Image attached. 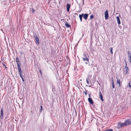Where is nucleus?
I'll list each match as a JSON object with an SVG mask.
<instances>
[{
    "label": "nucleus",
    "instance_id": "f257e3e1",
    "mask_svg": "<svg viewBox=\"0 0 131 131\" xmlns=\"http://www.w3.org/2000/svg\"><path fill=\"white\" fill-rule=\"evenodd\" d=\"M16 60L17 64L19 74L20 77L22 78V71L21 68V63L20 61H19V59L18 57L16 58Z\"/></svg>",
    "mask_w": 131,
    "mask_h": 131
},
{
    "label": "nucleus",
    "instance_id": "f03ea898",
    "mask_svg": "<svg viewBox=\"0 0 131 131\" xmlns=\"http://www.w3.org/2000/svg\"><path fill=\"white\" fill-rule=\"evenodd\" d=\"M124 123L125 126L130 125L131 124V118L129 119L126 121Z\"/></svg>",
    "mask_w": 131,
    "mask_h": 131
},
{
    "label": "nucleus",
    "instance_id": "7ed1b4c3",
    "mask_svg": "<svg viewBox=\"0 0 131 131\" xmlns=\"http://www.w3.org/2000/svg\"><path fill=\"white\" fill-rule=\"evenodd\" d=\"M83 56L84 57L82 58L83 60L84 61H87L89 62V59L87 58L86 55V54H84Z\"/></svg>",
    "mask_w": 131,
    "mask_h": 131
},
{
    "label": "nucleus",
    "instance_id": "20e7f679",
    "mask_svg": "<svg viewBox=\"0 0 131 131\" xmlns=\"http://www.w3.org/2000/svg\"><path fill=\"white\" fill-rule=\"evenodd\" d=\"M105 19H108V12L107 10H106L105 13Z\"/></svg>",
    "mask_w": 131,
    "mask_h": 131
},
{
    "label": "nucleus",
    "instance_id": "39448f33",
    "mask_svg": "<svg viewBox=\"0 0 131 131\" xmlns=\"http://www.w3.org/2000/svg\"><path fill=\"white\" fill-rule=\"evenodd\" d=\"M34 37L35 38L37 42H36V44H39V43L40 42L39 40V38L37 37V36L36 35H35Z\"/></svg>",
    "mask_w": 131,
    "mask_h": 131
},
{
    "label": "nucleus",
    "instance_id": "423d86ee",
    "mask_svg": "<svg viewBox=\"0 0 131 131\" xmlns=\"http://www.w3.org/2000/svg\"><path fill=\"white\" fill-rule=\"evenodd\" d=\"M88 100L90 104L92 105L93 104V101L91 98L89 97L88 98Z\"/></svg>",
    "mask_w": 131,
    "mask_h": 131
},
{
    "label": "nucleus",
    "instance_id": "0eeeda50",
    "mask_svg": "<svg viewBox=\"0 0 131 131\" xmlns=\"http://www.w3.org/2000/svg\"><path fill=\"white\" fill-rule=\"evenodd\" d=\"M3 109L2 108L1 109V114L0 115V117L1 118H3Z\"/></svg>",
    "mask_w": 131,
    "mask_h": 131
},
{
    "label": "nucleus",
    "instance_id": "6e6552de",
    "mask_svg": "<svg viewBox=\"0 0 131 131\" xmlns=\"http://www.w3.org/2000/svg\"><path fill=\"white\" fill-rule=\"evenodd\" d=\"M118 125L119 126H120L121 127H122L125 126V123H122L121 122H119L118 123Z\"/></svg>",
    "mask_w": 131,
    "mask_h": 131
},
{
    "label": "nucleus",
    "instance_id": "1a4fd4ad",
    "mask_svg": "<svg viewBox=\"0 0 131 131\" xmlns=\"http://www.w3.org/2000/svg\"><path fill=\"white\" fill-rule=\"evenodd\" d=\"M116 19L117 20V23L118 25L121 24V22L119 19V16H117L116 17Z\"/></svg>",
    "mask_w": 131,
    "mask_h": 131
},
{
    "label": "nucleus",
    "instance_id": "9d476101",
    "mask_svg": "<svg viewBox=\"0 0 131 131\" xmlns=\"http://www.w3.org/2000/svg\"><path fill=\"white\" fill-rule=\"evenodd\" d=\"M70 7V5L69 4H68L67 5V10L68 12H69V9Z\"/></svg>",
    "mask_w": 131,
    "mask_h": 131
},
{
    "label": "nucleus",
    "instance_id": "9b49d317",
    "mask_svg": "<svg viewBox=\"0 0 131 131\" xmlns=\"http://www.w3.org/2000/svg\"><path fill=\"white\" fill-rule=\"evenodd\" d=\"M99 95L101 100L102 101H103V96L101 91H99Z\"/></svg>",
    "mask_w": 131,
    "mask_h": 131
},
{
    "label": "nucleus",
    "instance_id": "f8f14e48",
    "mask_svg": "<svg viewBox=\"0 0 131 131\" xmlns=\"http://www.w3.org/2000/svg\"><path fill=\"white\" fill-rule=\"evenodd\" d=\"M83 16L85 20H86L87 19L88 17V14H85L83 15Z\"/></svg>",
    "mask_w": 131,
    "mask_h": 131
},
{
    "label": "nucleus",
    "instance_id": "ddd939ff",
    "mask_svg": "<svg viewBox=\"0 0 131 131\" xmlns=\"http://www.w3.org/2000/svg\"><path fill=\"white\" fill-rule=\"evenodd\" d=\"M126 66H125V71L126 72V74H127V71H128V67H127V64L126 63Z\"/></svg>",
    "mask_w": 131,
    "mask_h": 131
},
{
    "label": "nucleus",
    "instance_id": "4468645a",
    "mask_svg": "<svg viewBox=\"0 0 131 131\" xmlns=\"http://www.w3.org/2000/svg\"><path fill=\"white\" fill-rule=\"evenodd\" d=\"M83 15V14H82L81 15H79V17L80 19V20L81 22L82 21V18Z\"/></svg>",
    "mask_w": 131,
    "mask_h": 131
},
{
    "label": "nucleus",
    "instance_id": "2eb2a0df",
    "mask_svg": "<svg viewBox=\"0 0 131 131\" xmlns=\"http://www.w3.org/2000/svg\"><path fill=\"white\" fill-rule=\"evenodd\" d=\"M117 83H118L119 86H120L121 81H120V80L118 79H117Z\"/></svg>",
    "mask_w": 131,
    "mask_h": 131
},
{
    "label": "nucleus",
    "instance_id": "dca6fc26",
    "mask_svg": "<svg viewBox=\"0 0 131 131\" xmlns=\"http://www.w3.org/2000/svg\"><path fill=\"white\" fill-rule=\"evenodd\" d=\"M66 22V23L65 24V26L67 28L70 27V25L68 24L67 22Z\"/></svg>",
    "mask_w": 131,
    "mask_h": 131
},
{
    "label": "nucleus",
    "instance_id": "f3484780",
    "mask_svg": "<svg viewBox=\"0 0 131 131\" xmlns=\"http://www.w3.org/2000/svg\"><path fill=\"white\" fill-rule=\"evenodd\" d=\"M112 88H115V85L114 83V82L113 81V79H112Z\"/></svg>",
    "mask_w": 131,
    "mask_h": 131
},
{
    "label": "nucleus",
    "instance_id": "a211bd4d",
    "mask_svg": "<svg viewBox=\"0 0 131 131\" xmlns=\"http://www.w3.org/2000/svg\"><path fill=\"white\" fill-rule=\"evenodd\" d=\"M90 80L88 79V78H87L86 79V81L87 84L89 85L90 84Z\"/></svg>",
    "mask_w": 131,
    "mask_h": 131
},
{
    "label": "nucleus",
    "instance_id": "6ab92c4d",
    "mask_svg": "<svg viewBox=\"0 0 131 131\" xmlns=\"http://www.w3.org/2000/svg\"><path fill=\"white\" fill-rule=\"evenodd\" d=\"M110 51H111V52L112 54L113 53V49L112 48H110Z\"/></svg>",
    "mask_w": 131,
    "mask_h": 131
},
{
    "label": "nucleus",
    "instance_id": "aec40b11",
    "mask_svg": "<svg viewBox=\"0 0 131 131\" xmlns=\"http://www.w3.org/2000/svg\"><path fill=\"white\" fill-rule=\"evenodd\" d=\"M128 60L130 61V62L131 63V57H128Z\"/></svg>",
    "mask_w": 131,
    "mask_h": 131
},
{
    "label": "nucleus",
    "instance_id": "412c9836",
    "mask_svg": "<svg viewBox=\"0 0 131 131\" xmlns=\"http://www.w3.org/2000/svg\"><path fill=\"white\" fill-rule=\"evenodd\" d=\"M94 16H93V15H92L90 16V19H92L93 18H94Z\"/></svg>",
    "mask_w": 131,
    "mask_h": 131
},
{
    "label": "nucleus",
    "instance_id": "4be33fe9",
    "mask_svg": "<svg viewBox=\"0 0 131 131\" xmlns=\"http://www.w3.org/2000/svg\"><path fill=\"white\" fill-rule=\"evenodd\" d=\"M129 86V88H130L131 87V85H130V82H129L128 83V86Z\"/></svg>",
    "mask_w": 131,
    "mask_h": 131
},
{
    "label": "nucleus",
    "instance_id": "5701e85b",
    "mask_svg": "<svg viewBox=\"0 0 131 131\" xmlns=\"http://www.w3.org/2000/svg\"><path fill=\"white\" fill-rule=\"evenodd\" d=\"M106 131H113V130L112 129H107Z\"/></svg>",
    "mask_w": 131,
    "mask_h": 131
},
{
    "label": "nucleus",
    "instance_id": "b1692460",
    "mask_svg": "<svg viewBox=\"0 0 131 131\" xmlns=\"http://www.w3.org/2000/svg\"><path fill=\"white\" fill-rule=\"evenodd\" d=\"M87 92H88V91L86 90H85V92H84V93H85V95H87Z\"/></svg>",
    "mask_w": 131,
    "mask_h": 131
},
{
    "label": "nucleus",
    "instance_id": "393cba45",
    "mask_svg": "<svg viewBox=\"0 0 131 131\" xmlns=\"http://www.w3.org/2000/svg\"><path fill=\"white\" fill-rule=\"evenodd\" d=\"M128 57H131V54L130 53H128Z\"/></svg>",
    "mask_w": 131,
    "mask_h": 131
},
{
    "label": "nucleus",
    "instance_id": "a878e982",
    "mask_svg": "<svg viewBox=\"0 0 131 131\" xmlns=\"http://www.w3.org/2000/svg\"><path fill=\"white\" fill-rule=\"evenodd\" d=\"M35 11V10L34 9H33V8H32V9H31V12H32L33 13Z\"/></svg>",
    "mask_w": 131,
    "mask_h": 131
},
{
    "label": "nucleus",
    "instance_id": "bb28decb",
    "mask_svg": "<svg viewBox=\"0 0 131 131\" xmlns=\"http://www.w3.org/2000/svg\"><path fill=\"white\" fill-rule=\"evenodd\" d=\"M116 128L118 129H119L121 127H120V126H119L118 125L116 127Z\"/></svg>",
    "mask_w": 131,
    "mask_h": 131
},
{
    "label": "nucleus",
    "instance_id": "cd10ccee",
    "mask_svg": "<svg viewBox=\"0 0 131 131\" xmlns=\"http://www.w3.org/2000/svg\"><path fill=\"white\" fill-rule=\"evenodd\" d=\"M85 63L86 64H89V62L87 61V62H85Z\"/></svg>",
    "mask_w": 131,
    "mask_h": 131
},
{
    "label": "nucleus",
    "instance_id": "c85d7f7f",
    "mask_svg": "<svg viewBox=\"0 0 131 131\" xmlns=\"http://www.w3.org/2000/svg\"><path fill=\"white\" fill-rule=\"evenodd\" d=\"M89 64V65L91 66H92L93 65V63H92L91 64H90V63Z\"/></svg>",
    "mask_w": 131,
    "mask_h": 131
},
{
    "label": "nucleus",
    "instance_id": "c756f323",
    "mask_svg": "<svg viewBox=\"0 0 131 131\" xmlns=\"http://www.w3.org/2000/svg\"><path fill=\"white\" fill-rule=\"evenodd\" d=\"M40 112H41L42 110V107L41 106V109H40Z\"/></svg>",
    "mask_w": 131,
    "mask_h": 131
},
{
    "label": "nucleus",
    "instance_id": "7c9ffc66",
    "mask_svg": "<svg viewBox=\"0 0 131 131\" xmlns=\"http://www.w3.org/2000/svg\"><path fill=\"white\" fill-rule=\"evenodd\" d=\"M89 97H91V94H89Z\"/></svg>",
    "mask_w": 131,
    "mask_h": 131
},
{
    "label": "nucleus",
    "instance_id": "2f4dec72",
    "mask_svg": "<svg viewBox=\"0 0 131 131\" xmlns=\"http://www.w3.org/2000/svg\"><path fill=\"white\" fill-rule=\"evenodd\" d=\"M22 79V80L23 81H24V79L22 77V78H21Z\"/></svg>",
    "mask_w": 131,
    "mask_h": 131
},
{
    "label": "nucleus",
    "instance_id": "473e14b6",
    "mask_svg": "<svg viewBox=\"0 0 131 131\" xmlns=\"http://www.w3.org/2000/svg\"><path fill=\"white\" fill-rule=\"evenodd\" d=\"M39 72H40L41 73V70H40V71H39Z\"/></svg>",
    "mask_w": 131,
    "mask_h": 131
},
{
    "label": "nucleus",
    "instance_id": "72a5a7b5",
    "mask_svg": "<svg viewBox=\"0 0 131 131\" xmlns=\"http://www.w3.org/2000/svg\"><path fill=\"white\" fill-rule=\"evenodd\" d=\"M3 65L5 66V64H3Z\"/></svg>",
    "mask_w": 131,
    "mask_h": 131
}]
</instances>
